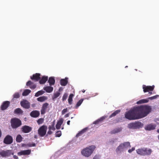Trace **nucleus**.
<instances>
[{
	"mask_svg": "<svg viewBox=\"0 0 159 159\" xmlns=\"http://www.w3.org/2000/svg\"><path fill=\"white\" fill-rule=\"evenodd\" d=\"M125 117L130 120L140 119L137 107H134L126 112L125 114Z\"/></svg>",
	"mask_w": 159,
	"mask_h": 159,
	"instance_id": "obj_1",
	"label": "nucleus"
},
{
	"mask_svg": "<svg viewBox=\"0 0 159 159\" xmlns=\"http://www.w3.org/2000/svg\"><path fill=\"white\" fill-rule=\"evenodd\" d=\"M136 107L140 118L147 116L152 110L151 106L148 105H145Z\"/></svg>",
	"mask_w": 159,
	"mask_h": 159,
	"instance_id": "obj_2",
	"label": "nucleus"
},
{
	"mask_svg": "<svg viewBox=\"0 0 159 159\" xmlns=\"http://www.w3.org/2000/svg\"><path fill=\"white\" fill-rule=\"evenodd\" d=\"M131 146L129 142H125L121 143L116 149L117 153H121L127 150L128 148H129Z\"/></svg>",
	"mask_w": 159,
	"mask_h": 159,
	"instance_id": "obj_3",
	"label": "nucleus"
},
{
	"mask_svg": "<svg viewBox=\"0 0 159 159\" xmlns=\"http://www.w3.org/2000/svg\"><path fill=\"white\" fill-rule=\"evenodd\" d=\"M94 145H91L83 149L81 152L82 154L86 157L91 156L95 148Z\"/></svg>",
	"mask_w": 159,
	"mask_h": 159,
	"instance_id": "obj_4",
	"label": "nucleus"
},
{
	"mask_svg": "<svg viewBox=\"0 0 159 159\" xmlns=\"http://www.w3.org/2000/svg\"><path fill=\"white\" fill-rule=\"evenodd\" d=\"M136 151L139 155L145 156L150 155L152 151L150 148L143 147L137 149Z\"/></svg>",
	"mask_w": 159,
	"mask_h": 159,
	"instance_id": "obj_5",
	"label": "nucleus"
},
{
	"mask_svg": "<svg viewBox=\"0 0 159 159\" xmlns=\"http://www.w3.org/2000/svg\"><path fill=\"white\" fill-rule=\"evenodd\" d=\"M11 125L13 129H16L21 125V121L20 119L14 118L11 120Z\"/></svg>",
	"mask_w": 159,
	"mask_h": 159,
	"instance_id": "obj_6",
	"label": "nucleus"
},
{
	"mask_svg": "<svg viewBox=\"0 0 159 159\" xmlns=\"http://www.w3.org/2000/svg\"><path fill=\"white\" fill-rule=\"evenodd\" d=\"M143 125L141 122L137 121L129 123L128 125V127L129 129H139L142 128Z\"/></svg>",
	"mask_w": 159,
	"mask_h": 159,
	"instance_id": "obj_7",
	"label": "nucleus"
},
{
	"mask_svg": "<svg viewBox=\"0 0 159 159\" xmlns=\"http://www.w3.org/2000/svg\"><path fill=\"white\" fill-rule=\"evenodd\" d=\"M155 88V86L154 85L152 86H146L145 85H143V91L144 93L148 92V96H150L152 94V91Z\"/></svg>",
	"mask_w": 159,
	"mask_h": 159,
	"instance_id": "obj_8",
	"label": "nucleus"
},
{
	"mask_svg": "<svg viewBox=\"0 0 159 159\" xmlns=\"http://www.w3.org/2000/svg\"><path fill=\"white\" fill-rule=\"evenodd\" d=\"M107 116H102L99 118L98 119L93 123L92 125H96L97 126H98L100 125L104 120L107 118Z\"/></svg>",
	"mask_w": 159,
	"mask_h": 159,
	"instance_id": "obj_9",
	"label": "nucleus"
},
{
	"mask_svg": "<svg viewBox=\"0 0 159 159\" xmlns=\"http://www.w3.org/2000/svg\"><path fill=\"white\" fill-rule=\"evenodd\" d=\"M0 155L2 157H6L10 156L11 155H13L12 150H3L0 152Z\"/></svg>",
	"mask_w": 159,
	"mask_h": 159,
	"instance_id": "obj_10",
	"label": "nucleus"
},
{
	"mask_svg": "<svg viewBox=\"0 0 159 159\" xmlns=\"http://www.w3.org/2000/svg\"><path fill=\"white\" fill-rule=\"evenodd\" d=\"M13 141L12 137L9 135H7L3 140V143L6 144H10L12 143Z\"/></svg>",
	"mask_w": 159,
	"mask_h": 159,
	"instance_id": "obj_11",
	"label": "nucleus"
},
{
	"mask_svg": "<svg viewBox=\"0 0 159 159\" xmlns=\"http://www.w3.org/2000/svg\"><path fill=\"white\" fill-rule=\"evenodd\" d=\"M20 104L22 107L26 109H28L30 107V103L27 100L23 99L20 102Z\"/></svg>",
	"mask_w": 159,
	"mask_h": 159,
	"instance_id": "obj_12",
	"label": "nucleus"
},
{
	"mask_svg": "<svg viewBox=\"0 0 159 159\" xmlns=\"http://www.w3.org/2000/svg\"><path fill=\"white\" fill-rule=\"evenodd\" d=\"M10 104V102L8 101L4 102L1 106V109L2 110H4L6 109L9 106Z\"/></svg>",
	"mask_w": 159,
	"mask_h": 159,
	"instance_id": "obj_13",
	"label": "nucleus"
},
{
	"mask_svg": "<svg viewBox=\"0 0 159 159\" xmlns=\"http://www.w3.org/2000/svg\"><path fill=\"white\" fill-rule=\"evenodd\" d=\"M40 74L37 73L33 74L32 76H31L30 79L35 81H38L40 79Z\"/></svg>",
	"mask_w": 159,
	"mask_h": 159,
	"instance_id": "obj_14",
	"label": "nucleus"
},
{
	"mask_svg": "<svg viewBox=\"0 0 159 159\" xmlns=\"http://www.w3.org/2000/svg\"><path fill=\"white\" fill-rule=\"evenodd\" d=\"M30 115L32 117L37 118L39 116L40 112L38 110H34L30 112Z\"/></svg>",
	"mask_w": 159,
	"mask_h": 159,
	"instance_id": "obj_15",
	"label": "nucleus"
},
{
	"mask_svg": "<svg viewBox=\"0 0 159 159\" xmlns=\"http://www.w3.org/2000/svg\"><path fill=\"white\" fill-rule=\"evenodd\" d=\"M48 105L49 104L48 103H45L43 105L41 110V114H44L45 113L46 110L48 108Z\"/></svg>",
	"mask_w": 159,
	"mask_h": 159,
	"instance_id": "obj_16",
	"label": "nucleus"
},
{
	"mask_svg": "<svg viewBox=\"0 0 159 159\" xmlns=\"http://www.w3.org/2000/svg\"><path fill=\"white\" fill-rule=\"evenodd\" d=\"M31 152V150H27L21 151L18 153V155L19 156H21L23 155H29Z\"/></svg>",
	"mask_w": 159,
	"mask_h": 159,
	"instance_id": "obj_17",
	"label": "nucleus"
},
{
	"mask_svg": "<svg viewBox=\"0 0 159 159\" xmlns=\"http://www.w3.org/2000/svg\"><path fill=\"white\" fill-rule=\"evenodd\" d=\"M27 86H29L30 88L32 89H34L36 87V85L31 81H28L26 83Z\"/></svg>",
	"mask_w": 159,
	"mask_h": 159,
	"instance_id": "obj_18",
	"label": "nucleus"
},
{
	"mask_svg": "<svg viewBox=\"0 0 159 159\" xmlns=\"http://www.w3.org/2000/svg\"><path fill=\"white\" fill-rule=\"evenodd\" d=\"M68 78H65L64 79H61L60 81V84L61 86H65L68 84Z\"/></svg>",
	"mask_w": 159,
	"mask_h": 159,
	"instance_id": "obj_19",
	"label": "nucleus"
},
{
	"mask_svg": "<svg viewBox=\"0 0 159 159\" xmlns=\"http://www.w3.org/2000/svg\"><path fill=\"white\" fill-rule=\"evenodd\" d=\"M43 89L47 93H50L53 91V88L51 86H48L44 87Z\"/></svg>",
	"mask_w": 159,
	"mask_h": 159,
	"instance_id": "obj_20",
	"label": "nucleus"
},
{
	"mask_svg": "<svg viewBox=\"0 0 159 159\" xmlns=\"http://www.w3.org/2000/svg\"><path fill=\"white\" fill-rule=\"evenodd\" d=\"M48 80V77L46 76H43L41 80H39V84H45Z\"/></svg>",
	"mask_w": 159,
	"mask_h": 159,
	"instance_id": "obj_21",
	"label": "nucleus"
},
{
	"mask_svg": "<svg viewBox=\"0 0 159 159\" xmlns=\"http://www.w3.org/2000/svg\"><path fill=\"white\" fill-rule=\"evenodd\" d=\"M156 127V125L153 124L151 123L145 127V129H155Z\"/></svg>",
	"mask_w": 159,
	"mask_h": 159,
	"instance_id": "obj_22",
	"label": "nucleus"
},
{
	"mask_svg": "<svg viewBox=\"0 0 159 159\" xmlns=\"http://www.w3.org/2000/svg\"><path fill=\"white\" fill-rule=\"evenodd\" d=\"M63 120L62 119H60L58 121L56 125L57 129H60L61 125L63 123Z\"/></svg>",
	"mask_w": 159,
	"mask_h": 159,
	"instance_id": "obj_23",
	"label": "nucleus"
},
{
	"mask_svg": "<svg viewBox=\"0 0 159 159\" xmlns=\"http://www.w3.org/2000/svg\"><path fill=\"white\" fill-rule=\"evenodd\" d=\"M50 86L53 85L55 84V80L53 77H50L49 78L48 81Z\"/></svg>",
	"mask_w": 159,
	"mask_h": 159,
	"instance_id": "obj_24",
	"label": "nucleus"
},
{
	"mask_svg": "<svg viewBox=\"0 0 159 159\" xmlns=\"http://www.w3.org/2000/svg\"><path fill=\"white\" fill-rule=\"evenodd\" d=\"M23 112V111L20 108H16L14 111V113L17 114L22 115Z\"/></svg>",
	"mask_w": 159,
	"mask_h": 159,
	"instance_id": "obj_25",
	"label": "nucleus"
},
{
	"mask_svg": "<svg viewBox=\"0 0 159 159\" xmlns=\"http://www.w3.org/2000/svg\"><path fill=\"white\" fill-rule=\"evenodd\" d=\"M149 102L148 98L147 99H144L140 100L136 102V104H141L142 103H146Z\"/></svg>",
	"mask_w": 159,
	"mask_h": 159,
	"instance_id": "obj_26",
	"label": "nucleus"
},
{
	"mask_svg": "<svg viewBox=\"0 0 159 159\" xmlns=\"http://www.w3.org/2000/svg\"><path fill=\"white\" fill-rule=\"evenodd\" d=\"M60 93L59 92L54 93L52 97V100L53 101H55V99L60 95Z\"/></svg>",
	"mask_w": 159,
	"mask_h": 159,
	"instance_id": "obj_27",
	"label": "nucleus"
},
{
	"mask_svg": "<svg viewBox=\"0 0 159 159\" xmlns=\"http://www.w3.org/2000/svg\"><path fill=\"white\" fill-rule=\"evenodd\" d=\"M39 134L41 136H43L46 133V130H38Z\"/></svg>",
	"mask_w": 159,
	"mask_h": 159,
	"instance_id": "obj_28",
	"label": "nucleus"
},
{
	"mask_svg": "<svg viewBox=\"0 0 159 159\" xmlns=\"http://www.w3.org/2000/svg\"><path fill=\"white\" fill-rule=\"evenodd\" d=\"M47 99V98L45 96H41L37 98V100L40 102H43Z\"/></svg>",
	"mask_w": 159,
	"mask_h": 159,
	"instance_id": "obj_29",
	"label": "nucleus"
},
{
	"mask_svg": "<svg viewBox=\"0 0 159 159\" xmlns=\"http://www.w3.org/2000/svg\"><path fill=\"white\" fill-rule=\"evenodd\" d=\"M87 130H81L76 134V137H78L83 135L86 132Z\"/></svg>",
	"mask_w": 159,
	"mask_h": 159,
	"instance_id": "obj_30",
	"label": "nucleus"
},
{
	"mask_svg": "<svg viewBox=\"0 0 159 159\" xmlns=\"http://www.w3.org/2000/svg\"><path fill=\"white\" fill-rule=\"evenodd\" d=\"M31 91L30 90L28 89H25L22 93V95L24 96H26L28 95Z\"/></svg>",
	"mask_w": 159,
	"mask_h": 159,
	"instance_id": "obj_31",
	"label": "nucleus"
},
{
	"mask_svg": "<svg viewBox=\"0 0 159 159\" xmlns=\"http://www.w3.org/2000/svg\"><path fill=\"white\" fill-rule=\"evenodd\" d=\"M22 139V138L20 135H18L16 137V141L18 143H20L21 142Z\"/></svg>",
	"mask_w": 159,
	"mask_h": 159,
	"instance_id": "obj_32",
	"label": "nucleus"
},
{
	"mask_svg": "<svg viewBox=\"0 0 159 159\" xmlns=\"http://www.w3.org/2000/svg\"><path fill=\"white\" fill-rule=\"evenodd\" d=\"M73 96L74 95L73 94H70L69 96L68 102L70 105L72 103V98Z\"/></svg>",
	"mask_w": 159,
	"mask_h": 159,
	"instance_id": "obj_33",
	"label": "nucleus"
},
{
	"mask_svg": "<svg viewBox=\"0 0 159 159\" xmlns=\"http://www.w3.org/2000/svg\"><path fill=\"white\" fill-rule=\"evenodd\" d=\"M44 91L43 90H40L37 92L35 95V96L38 97L39 96L41 95L44 93Z\"/></svg>",
	"mask_w": 159,
	"mask_h": 159,
	"instance_id": "obj_34",
	"label": "nucleus"
},
{
	"mask_svg": "<svg viewBox=\"0 0 159 159\" xmlns=\"http://www.w3.org/2000/svg\"><path fill=\"white\" fill-rule=\"evenodd\" d=\"M83 100V99H81L77 102L75 106V108H78V107L81 105V104L82 103Z\"/></svg>",
	"mask_w": 159,
	"mask_h": 159,
	"instance_id": "obj_35",
	"label": "nucleus"
},
{
	"mask_svg": "<svg viewBox=\"0 0 159 159\" xmlns=\"http://www.w3.org/2000/svg\"><path fill=\"white\" fill-rule=\"evenodd\" d=\"M120 112L119 110H117L113 112L109 116V118H111L113 116H115L116 114H118Z\"/></svg>",
	"mask_w": 159,
	"mask_h": 159,
	"instance_id": "obj_36",
	"label": "nucleus"
},
{
	"mask_svg": "<svg viewBox=\"0 0 159 159\" xmlns=\"http://www.w3.org/2000/svg\"><path fill=\"white\" fill-rule=\"evenodd\" d=\"M20 97V94L19 93H16L13 95V99L18 98Z\"/></svg>",
	"mask_w": 159,
	"mask_h": 159,
	"instance_id": "obj_37",
	"label": "nucleus"
},
{
	"mask_svg": "<svg viewBox=\"0 0 159 159\" xmlns=\"http://www.w3.org/2000/svg\"><path fill=\"white\" fill-rule=\"evenodd\" d=\"M55 124V121L54 120L52 122L51 126H49L48 127V129H55L54 126Z\"/></svg>",
	"mask_w": 159,
	"mask_h": 159,
	"instance_id": "obj_38",
	"label": "nucleus"
},
{
	"mask_svg": "<svg viewBox=\"0 0 159 159\" xmlns=\"http://www.w3.org/2000/svg\"><path fill=\"white\" fill-rule=\"evenodd\" d=\"M159 97V95H156L155 96H152L151 97H149L148 98V100L149 99L151 100H152L156 99Z\"/></svg>",
	"mask_w": 159,
	"mask_h": 159,
	"instance_id": "obj_39",
	"label": "nucleus"
},
{
	"mask_svg": "<svg viewBox=\"0 0 159 159\" xmlns=\"http://www.w3.org/2000/svg\"><path fill=\"white\" fill-rule=\"evenodd\" d=\"M67 96H68V94H67V93H65L63 97H62V101H64L65 100H66V99L67 97Z\"/></svg>",
	"mask_w": 159,
	"mask_h": 159,
	"instance_id": "obj_40",
	"label": "nucleus"
},
{
	"mask_svg": "<svg viewBox=\"0 0 159 159\" xmlns=\"http://www.w3.org/2000/svg\"><path fill=\"white\" fill-rule=\"evenodd\" d=\"M61 135V131H58L56 133V136L60 137Z\"/></svg>",
	"mask_w": 159,
	"mask_h": 159,
	"instance_id": "obj_41",
	"label": "nucleus"
},
{
	"mask_svg": "<svg viewBox=\"0 0 159 159\" xmlns=\"http://www.w3.org/2000/svg\"><path fill=\"white\" fill-rule=\"evenodd\" d=\"M120 130H112L111 133V134H115L120 132Z\"/></svg>",
	"mask_w": 159,
	"mask_h": 159,
	"instance_id": "obj_42",
	"label": "nucleus"
},
{
	"mask_svg": "<svg viewBox=\"0 0 159 159\" xmlns=\"http://www.w3.org/2000/svg\"><path fill=\"white\" fill-rule=\"evenodd\" d=\"M43 121V118L39 119L37 121V123L39 124H42Z\"/></svg>",
	"mask_w": 159,
	"mask_h": 159,
	"instance_id": "obj_43",
	"label": "nucleus"
},
{
	"mask_svg": "<svg viewBox=\"0 0 159 159\" xmlns=\"http://www.w3.org/2000/svg\"><path fill=\"white\" fill-rule=\"evenodd\" d=\"M21 129H31V128L28 126L24 125L22 128Z\"/></svg>",
	"mask_w": 159,
	"mask_h": 159,
	"instance_id": "obj_44",
	"label": "nucleus"
},
{
	"mask_svg": "<svg viewBox=\"0 0 159 159\" xmlns=\"http://www.w3.org/2000/svg\"><path fill=\"white\" fill-rule=\"evenodd\" d=\"M67 111V109L66 108V109H64L61 112V113L62 115H64L66 112Z\"/></svg>",
	"mask_w": 159,
	"mask_h": 159,
	"instance_id": "obj_45",
	"label": "nucleus"
},
{
	"mask_svg": "<svg viewBox=\"0 0 159 159\" xmlns=\"http://www.w3.org/2000/svg\"><path fill=\"white\" fill-rule=\"evenodd\" d=\"M47 127L45 125H43L39 128V129H47Z\"/></svg>",
	"mask_w": 159,
	"mask_h": 159,
	"instance_id": "obj_46",
	"label": "nucleus"
},
{
	"mask_svg": "<svg viewBox=\"0 0 159 159\" xmlns=\"http://www.w3.org/2000/svg\"><path fill=\"white\" fill-rule=\"evenodd\" d=\"M29 147H35L36 145L34 143H32V144L30 143L28 144Z\"/></svg>",
	"mask_w": 159,
	"mask_h": 159,
	"instance_id": "obj_47",
	"label": "nucleus"
},
{
	"mask_svg": "<svg viewBox=\"0 0 159 159\" xmlns=\"http://www.w3.org/2000/svg\"><path fill=\"white\" fill-rule=\"evenodd\" d=\"M135 150V148L134 147H133L131 148V149H129L128 151V152L129 153H131L133 151H134Z\"/></svg>",
	"mask_w": 159,
	"mask_h": 159,
	"instance_id": "obj_48",
	"label": "nucleus"
},
{
	"mask_svg": "<svg viewBox=\"0 0 159 159\" xmlns=\"http://www.w3.org/2000/svg\"><path fill=\"white\" fill-rule=\"evenodd\" d=\"M31 130H22L23 132L24 133H28L30 132Z\"/></svg>",
	"mask_w": 159,
	"mask_h": 159,
	"instance_id": "obj_49",
	"label": "nucleus"
},
{
	"mask_svg": "<svg viewBox=\"0 0 159 159\" xmlns=\"http://www.w3.org/2000/svg\"><path fill=\"white\" fill-rule=\"evenodd\" d=\"M98 95V93H94L91 94V97H94Z\"/></svg>",
	"mask_w": 159,
	"mask_h": 159,
	"instance_id": "obj_50",
	"label": "nucleus"
},
{
	"mask_svg": "<svg viewBox=\"0 0 159 159\" xmlns=\"http://www.w3.org/2000/svg\"><path fill=\"white\" fill-rule=\"evenodd\" d=\"M93 159H99V156L97 155L95 156Z\"/></svg>",
	"mask_w": 159,
	"mask_h": 159,
	"instance_id": "obj_51",
	"label": "nucleus"
},
{
	"mask_svg": "<svg viewBox=\"0 0 159 159\" xmlns=\"http://www.w3.org/2000/svg\"><path fill=\"white\" fill-rule=\"evenodd\" d=\"M63 90V88L62 87H60L59 88V90H58V91L59 92H61V91H62Z\"/></svg>",
	"mask_w": 159,
	"mask_h": 159,
	"instance_id": "obj_52",
	"label": "nucleus"
},
{
	"mask_svg": "<svg viewBox=\"0 0 159 159\" xmlns=\"http://www.w3.org/2000/svg\"><path fill=\"white\" fill-rule=\"evenodd\" d=\"M69 113L66 114V115H65V117L66 118L68 117L69 116Z\"/></svg>",
	"mask_w": 159,
	"mask_h": 159,
	"instance_id": "obj_53",
	"label": "nucleus"
},
{
	"mask_svg": "<svg viewBox=\"0 0 159 159\" xmlns=\"http://www.w3.org/2000/svg\"><path fill=\"white\" fill-rule=\"evenodd\" d=\"M13 158L15 159H18V157L17 156H16V155H14L13 156Z\"/></svg>",
	"mask_w": 159,
	"mask_h": 159,
	"instance_id": "obj_54",
	"label": "nucleus"
},
{
	"mask_svg": "<svg viewBox=\"0 0 159 159\" xmlns=\"http://www.w3.org/2000/svg\"><path fill=\"white\" fill-rule=\"evenodd\" d=\"M52 132L51 131H49L48 132V134H52Z\"/></svg>",
	"mask_w": 159,
	"mask_h": 159,
	"instance_id": "obj_55",
	"label": "nucleus"
},
{
	"mask_svg": "<svg viewBox=\"0 0 159 159\" xmlns=\"http://www.w3.org/2000/svg\"><path fill=\"white\" fill-rule=\"evenodd\" d=\"M70 120H68L67 121V124L68 125H70Z\"/></svg>",
	"mask_w": 159,
	"mask_h": 159,
	"instance_id": "obj_56",
	"label": "nucleus"
},
{
	"mask_svg": "<svg viewBox=\"0 0 159 159\" xmlns=\"http://www.w3.org/2000/svg\"><path fill=\"white\" fill-rule=\"evenodd\" d=\"M38 136L37 135H35L34 136V137L35 139H37V138Z\"/></svg>",
	"mask_w": 159,
	"mask_h": 159,
	"instance_id": "obj_57",
	"label": "nucleus"
},
{
	"mask_svg": "<svg viewBox=\"0 0 159 159\" xmlns=\"http://www.w3.org/2000/svg\"><path fill=\"white\" fill-rule=\"evenodd\" d=\"M82 91L83 93H84L85 92V90H84V89H83Z\"/></svg>",
	"mask_w": 159,
	"mask_h": 159,
	"instance_id": "obj_58",
	"label": "nucleus"
},
{
	"mask_svg": "<svg viewBox=\"0 0 159 159\" xmlns=\"http://www.w3.org/2000/svg\"><path fill=\"white\" fill-rule=\"evenodd\" d=\"M2 134L1 132V130H0V137H1Z\"/></svg>",
	"mask_w": 159,
	"mask_h": 159,
	"instance_id": "obj_59",
	"label": "nucleus"
},
{
	"mask_svg": "<svg viewBox=\"0 0 159 159\" xmlns=\"http://www.w3.org/2000/svg\"><path fill=\"white\" fill-rule=\"evenodd\" d=\"M83 129H88V128H85Z\"/></svg>",
	"mask_w": 159,
	"mask_h": 159,
	"instance_id": "obj_60",
	"label": "nucleus"
},
{
	"mask_svg": "<svg viewBox=\"0 0 159 159\" xmlns=\"http://www.w3.org/2000/svg\"><path fill=\"white\" fill-rule=\"evenodd\" d=\"M157 132L159 133V130H157Z\"/></svg>",
	"mask_w": 159,
	"mask_h": 159,
	"instance_id": "obj_61",
	"label": "nucleus"
},
{
	"mask_svg": "<svg viewBox=\"0 0 159 159\" xmlns=\"http://www.w3.org/2000/svg\"><path fill=\"white\" fill-rule=\"evenodd\" d=\"M158 139L159 140V135L158 136Z\"/></svg>",
	"mask_w": 159,
	"mask_h": 159,
	"instance_id": "obj_62",
	"label": "nucleus"
},
{
	"mask_svg": "<svg viewBox=\"0 0 159 159\" xmlns=\"http://www.w3.org/2000/svg\"><path fill=\"white\" fill-rule=\"evenodd\" d=\"M24 144H23L22 145V147H24Z\"/></svg>",
	"mask_w": 159,
	"mask_h": 159,
	"instance_id": "obj_63",
	"label": "nucleus"
},
{
	"mask_svg": "<svg viewBox=\"0 0 159 159\" xmlns=\"http://www.w3.org/2000/svg\"><path fill=\"white\" fill-rule=\"evenodd\" d=\"M61 129H63V128H61Z\"/></svg>",
	"mask_w": 159,
	"mask_h": 159,
	"instance_id": "obj_64",
	"label": "nucleus"
}]
</instances>
